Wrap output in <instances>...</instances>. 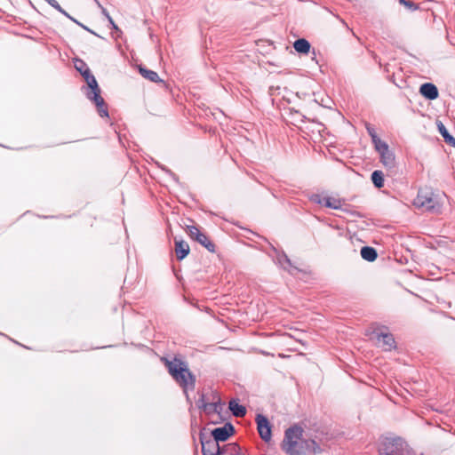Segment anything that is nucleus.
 Instances as JSON below:
<instances>
[{
  "label": "nucleus",
  "instance_id": "nucleus-1",
  "mask_svg": "<svg viewBox=\"0 0 455 455\" xmlns=\"http://www.w3.org/2000/svg\"><path fill=\"white\" fill-rule=\"evenodd\" d=\"M168 373L180 387L183 392L187 389L193 391L196 387V375L189 370L188 364L183 359L174 356L172 360L162 358Z\"/></svg>",
  "mask_w": 455,
  "mask_h": 455
},
{
  "label": "nucleus",
  "instance_id": "nucleus-2",
  "mask_svg": "<svg viewBox=\"0 0 455 455\" xmlns=\"http://www.w3.org/2000/svg\"><path fill=\"white\" fill-rule=\"evenodd\" d=\"M379 455H415L407 442L394 435H381L378 443Z\"/></svg>",
  "mask_w": 455,
  "mask_h": 455
},
{
  "label": "nucleus",
  "instance_id": "nucleus-3",
  "mask_svg": "<svg viewBox=\"0 0 455 455\" xmlns=\"http://www.w3.org/2000/svg\"><path fill=\"white\" fill-rule=\"evenodd\" d=\"M303 428L298 424H294L284 431V437L281 443V449L287 455H307L306 451L297 449L299 441L301 442L303 436Z\"/></svg>",
  "mask_w": 455,
  "mask_h": 455
},
{
  "label": "nucleus",
  "instance_id": "nucleus-4",
  "mask_svg": "<svg viewBox=\"0 0 455 455\" xmlns=\"http://www.w3.org/2000/svg\"><path fill=\"white\" fill-rule=\"evenodd\" d=\"M308 200L314 204L323 205L326 208L333 210H341L342 212L349 213L350 215L363 217V215H361L358 212L350 210L349 206L343 207L342 202H344V199H337L331 196L322 197L319 194L313 193L310 196H308Z\"/></svg>",
  "mask_w": 455,
  "mask_h": 455
},
{
  "label": "nucleus",
  "instance_id": "nucleus-5",
  "mask_svg": "<svg viewBox=\"0 0 455 455\" xmlns=\"http://www.w3.org/2000/svg\"><path fill=\"white\" fill-rule=\"evenodd\" d=\"M413 204L418 208H425L432 212H438L441 207L434 192L429 188H420L413 201Z\"/></svg>",
  "mask_w": 455,
  "mask_h": 455
},
{
  "label": "nucleus",
  "instance_id": "nucleus-6",
  "mask_svg": "<svg viewBox=\"0 0 455 455\" xmlns=\"http://www.w3.org/2000/svg\"><path fill=\"white\" fill-rule=\"evenodd\" d=\"M372 335L377 339L379 347L384 351H391L396 348V342L394 335L387 331V327L385 325L378 326L372 331Z\"/></svg>",
  "mask_w": 455,
  "mask_h": 455
},
{
  "label": "nucleus",
  "instance_id": "nucleus-7",
  "mask_svg": "<svg viewBox=\"0 0 455 455\" xmlns=\"http://www.w3.org/2000/svg\"><path fill=\"white\" fill-rule=\"evenodd\" d=\"M202 429L199 433V441L202 446L203 455H226L225 445L220 446L218 442L211 436H206Z\"/></svg>",
  "mask_w": 455,
  "mask_h": 455
},
{
  "label": "nucleus",
  "instance_id": "nucleus-8",
  "mask_svg": "<svg viewBox=\"0 0 455 455\" xmlns=\"http://www.w3.org/2000/svg\"><path fill=\"white\" fill-rule=\"evenodd\" d=\"M255 422L259 437L265 443H269L273 436V425L267 416L263 413H257L255 417Z\"/></svg>",
  "mask_w": 455,
  "mask_h": 455
},
{
  "label": "nucleus",
  "instance_id": "nucleus-9",
  "mask_svg": "<svg viewBox=\"0 0 455 455\" xmlns=\"http://www.w3.org/2000/svg\"><path fill=\"white\" fill-rule=\"evenodd\" d=\"M188 233L190 238L204 246L208 251L215 252V243L210 240L204 232L196 226H188Z\"/></svg>",
  "mask_w": 455,
  "mask_h": 455
},
{
  "label": "nucleus",
  "instance_id": "nucleus-10",
  "mask_svg": "<svg viewBox=\"0 0 455 455\" xmlns=\"http://www.w3.org/2000/svg\"><path fill=\"white\" fill-rule=\"evenodd\" d=\"M235 433L234 425L230 421H227L223 426L213 428L210 436L220 443L228 441Z\"/></svg>",
  "mask_w": 455,
  "mask_h": 455
},
{
  "label": "nucleus",
  "instance_id": "nucleus-11",
  "mask_svg": "<svg viewBox=\"0 0 455 455\" xmlns=\"http://www.w3.org/2000/svg\"><path fill=\"white\" fill-rule=\"evenodd\" d=\"M270 249L275 255L276 262L284 269L288 270L289 273L294 275L295 272H299L300 269L292 265L291 259L283 251H279L273 244H270Z\"/></svg>",
  "mask_w": 455,
  "mask_h": 455
},
{
  "label": "nucleus",
  "instance_id": "nucleus-12",
  "mask_svg": "<svg viewBox=\"0 0 455 455\" xmlns=\"http://www.w3.org/2000/svg\"><path fill=\"white\" fill-rule=\"evenodd\" d=\"M87 100H89L94 106L95 110L100 118L109 120L108 104L101 94L95 95L93 97H87Z\"/></svg>",
  "mask_w": 455,
  "mask_h": 455
},
{
  "label": "nucleus",
  "instance_id": "nucleus-13",
  "mask_svg": "<svg viewBox=\"0 0 455 455\" xmlns=\"http://www.w3.org/2000/svg\"><path fill=\"white\" fill-rule=\"evenodd\" d=\"M419 92L427 100H435L439 97V91L437 86L431 82H427L420 84Z\"/></svg>",
  "mask_w": 455,
  "mask_h": 455
},
{
  "label": "nucleus",
  "instance_id": "nucleus-14",
  "mask_svg": "<svg viewBox=\"0 0 455 455\" xmlns=\"http://www.w3.org/2000/svg\"><path fill=\"white\" fill-rule=\"evenodd\" d=\"M223 403L220 399H219L217 402L208 403L207 408L204 410V413L208 416H212V414H217L219 417V420L212 421V424H218L220 422H223L225 420V418L222 415L223 411Z\"/></svg>",
  "mask_w": 455,
  "mask_h": 455
},
{
  "label": "nucleus",
  "instance_id": "nucleus-15",
  "mask_svg": "<svg viewBox=\"0 0 455 455\" xmlns=\"http://www.w3.org/2000/svg\"><path fill=\"white\" fill-rule=\"evenodd\" d=\"M102 92L96 77L87 67V97L100 95Z\"/></svg>",
  "mask_w": 455,
  "mask_h": 455
},
{
  "label": "nucleus",
  "instance_id": "nucleus-16",
  "mask_svg": "<svg viewBox=\"0 0 455 455\" xmlns=\"http://www.w3.org/2000/svg\"><path fill=\"white\" fill-rule=\"evenodd\" d=\"M175 255L179 261L183 260L190 252L189 245L183 239H174Z\"/></svg>",
  "mask_w": 455,
  "mask_h": 455
},
{
  "label": "nucleus",
  "instance_id": "nucleus-17",
  "mask_svg": "<svg viewBox=\"0 0 455 455\" xmlns=\"http://www.w3.org/2000/svg\"><path fill=\"white\" fill-rule=\"evenodd\" d=\"M228 409L231 411L232 415L236 418L243 417L247 413L245 406L240 403L238 398H233L230 400L228 403Z\"/></svg>",
  "mask_w": 455,
  "mask_h": 455
},
{
  "label": "nucleus",
  "instance_id": "nucleus-18",
  "mask_svg": "<svg viewBox=\"0 0 455 455\" xmlns=\"http://www.w3.org/2000/svg\"><path fill=\"white\" fill-rule=\"evenodd\" d=\"M138 71L143 78L150 82L164 83V80L159 77L156 71L148 69L142 64L138 66Z\"/></svg>",
  "mask_w": 455,
  "mask_h": 455
},
{
  "label": "nucleus",
  "instance_id": "nucleus-19",
  "mask_svg": "<svg viewBox=\"0 0 455 455\" xmlns=\"http://www.w3.org/2000/svg\"><path fill=\"white\" fill-rule=\"evenodd\" d=\"M436 127L444 142L447 145L455 148V138L449 132L448 129L445 127L442 121L436 120Z\"/></svg>",
  "mask_w": 455,
  "mask_h": 455
},
{
  "label": "nucleus",
  "instance_id": "nucleus-20",
  "mask_svg": "<svg viewBox=\"0 0 455 455\" xmlns=\"http://www.w3.org/2000/svg\"><path fill=\"white\" fill-rule=\"evenodd\" d=\"M301 450L305 449L308 452H311L315 455L321 454L323 450L318 444V443L314 439H303L301 440L300 448Z\"/></svg>",
  "mask_w": 455,
  "mask_h": 455
},
{
  "label": "nucleus",
  "instance_id": "nucleus-21",
  "mask_svg": "<svg viewBox=\"0 0 455 455\" xmlns=\"http://www.w3.org/2000/svg\"><path fill=\"white\" fill-rule=\"evenodd\" d=\"M294 50L300 55H307L311 51V44L306 38H298L292 44Z\"/></svg>",
  "mask_w": 455,
  "mask_h": 455
},
{
  "label": "nucleus",
  "instance_id": "nucleus-22",
  "mask_svg": "<svg viewBox=\"0 0 455 455\" xmlns=\"http://www.w3.org/2000/svg\"><path fill=\"white\" fill-rule=\"evenodd\" d=\"M360 254L363 259L368 261V262H373L378 258V251L377 250L369 245H364L360 250Z\"/></svg>",
  "mask_w": 455,
  "mask_h": 455
},
{
  "label": "nucleus",
  "instance_id": "nucleus-23",
  "mask_svg": "<svg viewBox=\"0 0 455 455\" xmlns=\"http://www.w3.org/2000/svg\"><path fill=\"white\" fill-rule=\"evenodd\" d=\"M379 159L385 167H387V168L395 167V153L392 150H390L389 148L387 149L386 152L382 153V155H379Z\"/></svg>",
  "mask_w": 455,
  "mask_h": 455
},
{
  "label": "nucleus",
  "instance_id": "nucleus-24",
  "mask_svg": "<svg viewBox=\"0 0 455 455\" xmlns=\"http://www.w3.org/2000/svg\"><path fill=\"white\" fill-rule=\"evenodd\" d=\"M371 180L376 188H382L385 185V175L383 172L380 170L373 171L371 174Z\"/></svg>",
  "mask_w": 455,
  "mask_h": 455
},
{
  "label": "nucleus",
  "instance_id": "nucleus-25",
  "mask_svg": "<svg viewBox=\"0 0 455 455\" xmlns=\"http://www.w3.org/2000/svg\"><path fill=\"white\" fill-rule=\"evenodd\" d=\"M374 149L379 155H382V153L386 152L387 149L389 148L388 144L382 140L380 138L377 140V141L372 142Z\"/></svg>",
  "mask_w": 455,
  "mask_h": 455
},
{
  "label": "nucleus",
  "instance_id": "nucleus-26",
  "mask_svg": "<svg viewBox=\"0 0 455 455\" xmlns=\"http://www.w3.org/2000/svg\"><path fill=\"white\" fill-rule=\"evenodd\" d=\"M226 454L228 455H243L241 447L236 443H228L225 445Z\"/></svg>",
  "mask_w": 455,
  "mask_h": 455
},
{
  "label": "nucleus",
  "instance_id": "nucleus-27",
  "mask_svg": "<svg viewBox=\"0 0 455 455\" xmlns=\"http://www.w3.org/2000/svg\"><path fill=\"white\" fill-rule=\"evenodd\" d=\"M75 68L79 72L81 76L85 80V62L78 58L74 59Z\"/></svg>",
  "mask_w": 455,
  "mask_h": 455
},
{
  "label": "nucleus",
  "instance_id": "nucleus-28",
  "mask_svg": "<svg viewBox=\"0 0 455 455\" xmlns=\"http://www.w3.org/2000/svg\"><path fill=\"white\" fill-rule=\"evenodd\" d=\"M290 114L297 122L306 123L307 121H310V119L307 118L305 115L301 114L299 110L294 108H290Z\"/></svg>",
  "mask_w": 455,
  "mask_h": 455
},
{
  "label": "nucleus",
  "instance_id": "nucleus-29",
  "mask_svg": "<svg viewBox=\"0 0 455 455\" xmlns=\"http://www.w3.org/2000/svg\"><path fill=\"white\" fill-rule=\"evenodd\" d=\"M399 4L404 6L411 12H415L419 9V4L410 0H399Z\"/></svg>",
  "mask_w": 455,
  "mask_h": 455
},
{
  "label": "nucleus",
  "instance_id": "nucleus-30",
  "mask_svg": "<svg viewBox=\"0 0 455 455\" xmlns=\"http://www.w3.org/2000/svg\"><path fill=\"white\" fill-rule=\"evenodd\" d=\"M365 128H366L368 135L371 137V143L377 141V140L379 139V135L376 132L375 128L371 124L366 123Z\"/></svg>",
  "mask_w": 455,
  "mask_h": 455
},
{
  "label": "nucleus",
  "instance_id": "nucleus-31",
  "mask_svg": "<svg viewBox=\"0 0 455 455\" xmlns=\"http://www.w3.org/2000/svg\"><path fill=\"white\" fill-rule=\"evenodd\" d=\"M208 402L206 401L205 395L204 393L199 394V398L196 401L197 408L203 411L207 408Z\"/></svg>",
  "mask_w": 455,
  "mask_h": 455
},
{
  "label": "nucleus",
  "instance_id": "nucleus-32",
  "mask_svg": "<svg viewBox=\"0 0 455 455\" xmlns=\"http://www.w3.org/2000/svg\"><path fill=\"white\" fill-rule=\"evenodd\" d=\"M48 4H50L52 8L60 12L66 17H69V14L60 5V4L56 0H44Z\"/></svg>",
  "mask_w": 455,
  "mask_h": 455
},
{
  "label": "nucleus",
  "instance_id": "nucleus-33",
  "mask_svg": "<svg viewBox=\"0 0 455 455\" xmlns=\"http://www.w3.org/2000/svg\"><path fill=\"white\" fill-rule=\"evenodd\" d=\"M161 170L164 171L167 175H169L176 183H180L179 176L174 173L168 167H161Z\"/></svg>",
  "mask_w": 455,
  "mask_h": 455
},
{
  "label": "nucleus",
  "instance_id": "nucleus-34",
  "mask_svg": "<svg viewBox=\"0 0 455 455\" xmlns=\"http://www.w3.org/2000/svg\"><path fill=\"white\" fill-rule=\"evenodd\" d=\"M184 300L188 303L189 305L200 309L199 305L197 301L195 299H190L189 297L184 296Z\"/></svg>",
  "mask_w": 455,
  "mask_h": 455
},
{
  "label": "nucleus",
  "instance_id": "nucleus-35",
  "mask_svg": "<svg viewBox=\"0 0 455 455\" xmlns=\"http://www.w3.org/2000/svg\"><path fill=\"white\" fill-rule=\"evenodd\" d=\"M108 20L112 29H116L118 31L120 30L110 15H108Z\"/></svg>",
  "mask_w": 455,
  "mask_h": 455
},
{
  "label": "nucleus",
  "instance_id": "nucleus-36",
  "mask_svg": "<svg viewBox=\"0 0 455 455\" xmlns=\"http://www.w3.org/2000/svg\"><path fill=\"white\" fill-rule=\"evenodd\" d=\"M92 1L93 2V4H95L101 9L102 13L108 18V15H109L108 12L105 8H103L97 0H92Z\"/></svg>",
  "mask_w": 455,
  "mask_h": 455
},
{
  "label": "nucleus",
  "instance_id": "nucleus-37",
  "mask_svg": "<svg viewBox=\"0 0 455 455\" xmlns=\"http://www.w3.org/2000/svg\"><path fill=\"white\" fill-rule=\"evenodd\" d=\"M68 19H70L72 21H74L75 23H76L77 25H79L81 28H83L84 29H85V25L82 22H79L78 20H76V19H74L73 17H71L69 15V17H68Z\"/></svg>",
  "mask_w": 455,
  "mask_h": 455
},
{
  "label": "nucleus",
  "instance_id": "nucleus-38",
  "mask_svg": "<svg viewBox=\"0 0 455 455\" xmlns=\"http://www.w3.org/2000/svg\"><path fill=\"white\" fill-rule=\"evenodd\" d=\"M397 261L401 264H407L408 259L405 256H401L399 259H397Z\"/></svg>",
  "mask_w": 455,
  "mask_h": 455
},
{
  "label": "nucleus",
  "instance_id": "nucleus-39",
  "mask_svg": "<svg viewBox=\"0 0 455 455\" xmlns=\"http://www.w3.org/2000/svg\"><path fill=\"white\" fill-rule=\"evenodd\" d=\"M189 390H190V389H187V390H186V392H183V393H184V395H185V396H186V400H187V402H188L189 404H192V401H191V398H190L189 394H188V391H189Z\"/></svg>",
  "mask_w": 455,
  "mask_h": 455
},
{
  "label": "nucleus",
  "instance_id": "nucleus-40",
  "mask_svg": "<svg viewBox=\"0 0 455 455\" xmlns=\"http://www.w3.org/2000/svg\"><path fill=\"white\" fill-rule=\"evenodd\" d=\"M296 95H297L299 99H305V97L307 95V93H306V92H298L296 93Z\"/></svg>",
  "mask_w": 455,
  "mask_h": 455
},
{
  "label": "nucleus",
  "instance_id": "nucleus-41",
  "mask_svg": "<svg viewBox=\"0 0 455 455\" xmlns=\"http://www.w3.org/2000/svg\"><path fill=\"white\" fill-rule=\"evenodd\" d=\"M87 33H91V34H93V35H95V36H98V35H97L93 30H92L91 28H89L88 27H87Z\"/></svg>",
  "mask_w": 455,
  "mask_h": 455
},
{
  "label": "nucleus",
  "instance_id": "nucleus-42",
  "mask_svg": "<svg viewBox=\"0 0 455 455\" xmlns=\"http://www.w3.org/2000/svg\"><path fill=\"white\" fill-rule=\"evenodd\" d=\"M156 166H157L158 168H160V169H161V167H166L165 165H164V164H160L159 162H156Z\"/></svg>",
  "mask_w": 455,
  "mask_h": 455
},
{
  "label": "nucleus",
  "instance_id": "nucleus-43",
  "mask_svg": "<svg viewBox=\"0 0 455 455\" xmlns=\"http://www.w3.org/2000/svg\"><path fill=\"white\" fill-rule=\"evenodd\" d=\"M81 91L85 92V83L84 84L81 85Z\"/></svg>",
  "mask_w": 455,
  "mask_h": 455
},
{
  "label": "nucleus",
  "instance_id": "nucleus-44",
  "mask_svg": "<svg viewBox=\"0 0 455 455\" xmlns=\"http://www.w3.org/2000/svg\"><path fill=\"white\" fill-rule=\"evenodd\" d=\"M312 53L314 54V57L312 58L313 60H315V49L313 48L312 50Z\"/></svg>",
  "mask_w": 455,
  "mask_h": 455
},
{
  "label": "nucleus",
  "instance_id": "nucleus-45",
  "mask_svg": "<svg viewBox=\"0 0 455 455\" xmlns=\"http://www.w3.org/2000/svg\"><path fill=\"white\" fill-rule=\"evenodd\" d=\"M250 233H252L255 235H258L256 233L252 232V230H248Z\"/></svg>",
  "mask_w": 455,
  "mask_h": 455
},
{
  "label": "nucleus",
  "instance_id": "nucleus-46",
  "mask_svg": "<svg viewBox=\"0 0 455 455\" xmlns=\"http://www.w3.org/2000/svg\"><path fill=\"white\" fill-rule=\"evenodd\" d=\"M29 4H31V6H32L34 9H36V8H35V6L33 5L32 2H29Z\"/></svg>",
  "mask_w": 455,
  "mask_h": 455
}]
</instances>
